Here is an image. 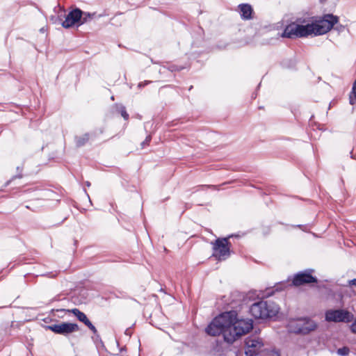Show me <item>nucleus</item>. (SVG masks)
I'll return each instance as SVG.
<instances>
[{"mask_svg":"<svg viewBox=\"0 0 356 356\" xmlns=\"http://www.w3.org/2000/svg\"><path fill=\"white\" fill-rule=\"evenodd\" d=\"M253 327L252 319H239L234 310L225 312L216 316L207 325L205 331L207 334L216 337L222 334L224 341L229 344L245 334Z\"/></svg>","mask_w":356,"mask_h":356,"instance_id":"obj_1","label":"nucleus"},{"mask_svg":"<svg viewBox=\"0 0 356 356\" xmlns=\"http://www.w3.org/2000/svg\"><path fill=\"white\" fill-rule=\"evenodd\" d=\"M54 13L55 15L50 17L53 24H61L65 29L80 26V20L83 17V10L80 8H75L67 14L65 10L58 5L54 8Z\"/></svg>","mask_w":356,"mask_h":356,"instance_id":"obj_2","label":"nucleus"},{"mask_svg":"<svg viewBox=\"0 0 356 356\" xmlns=\"http://www.w3.org/2000/svg\"><path fill=\"white\" fill-rule=\"evenodd\" d=\"M279 309V306L273 301L259 300L250 307L249 312L256 320H266L275 316Z\"/></svg>","mask_w":356,"mask_h":356,"instance_id":"obj_3","label":"nucleus"},{"mask_svg":"<svg viewBox=\"0 0 356 356\" xmlns=\"http://www.w3.org/2000/svg\"><path fill=\"white\" fill-rule=\"evenodd\" d=\"M305 19L298 18L295 22L288 24L284 29L281 36L286 38H297L307 37L314 34V26L312 23L303 25Z\"/></svg>","mask_w":356,"mask_h":356,"instance_id":"obj_4","label":"nucleus"},{"mask_svg":"<svg viewBox=\"0 0 356 356\" xmlns=\"http://www.w3.org/2000/svg\"><path fill=\"white\" fill-rule=\"evenodd\" d=\"M231 237H232V235L224 238H218L214 242L211 243L213 245L212 257L216 258V260L224 261L230 257L232 244L229 241V238Z\"/></svg>","mask_w":356,"mask_h":356,"instance_id":"obj_5","label":"nucleus"},{"mask_svg":"<svg viewBox=\"0 0 356 356\" xmlns=\"http://www.w3.org/2000/svg\"><path fill=\"white\" fill-rule=\"evenodd\" d=\"M339 22V17L332 14L324 15L320 19L312 23L314 35H321L330 31Z\"/></svg>","mask_w":356,"mask_h":356,"instance_id":"obj_6","label":"nucleus"},{"mask_svg":"<svg viewBox=\"0 0 356 356\" xmlns=\"http://www.w3.org/2000/svg\"><path fill=\"white\" fill-rule=\"evenodd\" d=\"M325 319L327 322L350 323L354 320V316L343 309H328L325 313Z\"/></svg>","mask_w":356,"mask_h":356,"instance_id":"obj_7","label":"nucleus"},{"mask_svg":"<svg viewBox=\"0 0 356 356\" xmlns=\"http://www.w3.org/2000/svg\"><path fill=\"white\" fill-rule=\"evenodd\" d=\"M314 271L312 268H307L293 275L291 283L289 285L300 286L305 284H317L318 279L312 275Z\"/></svg>","mask_w":356,"mask_h":356,"instance_id":"obj_8","label":"nucleus"},{"mask_svg":"<svg viewBox=\"0 0 356 356\" xmlns=\"http://www.w3.org/2000/svg\"><path fill=\"white\" fill-rule=\"evenodd\" d=\"M46 330H49L57 334L63 335L65 337L79 330L77 323L70 322H61L58 324L46 325Z\"/></svg>","mask_w":356,"mask_h":356,"instance_id":"obj_9","label":"nucleus"},{"mask_svg":"<svg viewBox=\"0 0 356 356\" xmlns=\"http://www.w3.org/2000/svg\"><path fill=\"white\" fill-rule=\"evenodd\" d=\"M245 355L246 356H258L265 348L261 339L253 337H248L245 339Z\"/></svg>","mask_w":356,"mask_h":356,"instance_id":"obj_10","label":"nucleus"},{"mask_svg":"<svg viewBox=\"0 0 356 356\" xmlns=\"http://www.w3.org/2000/svg\"><path fill=\"white\" fill-rule=\"evenodd\" d=\"M54 311H56L57 312L63 313V314H65L67 312L72 313L77 318V319L79 321L83 323L85 325H88V323L90 321L88 318L87 316L83 312H81L79 309H76V308H74L72 309H50V312L51 313H53Z\"/></svg>","mask_w":356,"mask_h":356,"instance_id":"obj_11","label":"nucleus"},{"mask_svg":"<svg viewBox=\"0 0 356 356\" xmlns=\"http://www.w3.org/2000/svg\"><path fill=\"white\" fill-rule=\"evenodd\" d=\"M60 200V195L58 192L51 188H46V202H48L49 207H56Z\"/></svg>","mask_w":356,"mask_h":356,"instance_id":"obj_12","label":"nucleus"},{"mask_svg":"<svg viewBox=\"0 0 356 356\" xmlns=\"http://www.w3.org/2000/svg\"><path fill=\"white\" fill-rule=\"evenodd\" d=\"M288 329L290 332L296 334L307 335L309 334V329L307 330L305 328H300V318L291 321L288 325Z\"/></svg>","mask_w":356,"mask_h":356,"instance_id":"obj_13","label":"nucleus"},{"mask_svg":"<svg viewBox=\"0 0 356 356\" xmlns=\"http://www.w3.org/2000/svg\"><path fill=\"white\" fill-rule=\"evenodd\" d=\"M240 10L241 17L244 20L252 18L254 13L252 6L248 3H241L238 6Z\"/></svg>","mask_w":356,"mask_h":356,"instance_id":"obj_14","label":"nucleus"},{"mask_svg":"<svg viewBox=\"0 0 356 356\" xmlns=\"http://www.w3.org/2000/svg\"><path fill=\"white\" fill-rule=\"evenodd\" d=\"M299 318L300 323V328H305L307 330L309 329V333L312 331H314L318 327L317 323L309 317H303Z\"/></svg>","mask_w":356,"mask_h":356,"instance_id":"obj_15","label":"nucleus"},{"mask_svg":"<svg viewBox=\"0 0 356 356\" xmlns=\"http://www.w3.org/2000/svg\"><path fill=\"white\" fill-rule=\"evenodd\" d=\"M89 140V134L86 133L81 136L75 137L76 146L78 147H82Z\"/></svg>","mask_w":356,"mask_h":356,"instance_id":"obj_16","label":"nucleus"},{"mask_svg":"<svg viewBox=\"0 0 356 356\" xmlns=\"http://www.w3.org/2000/svg\"><path fill=\"white\" fill-rule=\"evenodd\" d=\"M281 65L284 69L294 70L296 69V62L294 59H284L281 62Z\"/></svg>","mask_w":356,"mask_h":356,"instance_id":"obj_17","label":"nucleus"},{"mask_svg":"<svg viewBox=\"0 0 356 356\" xmlns=\"http://www.w3.org/2000/svg\"><path fill=\"white\" fill-rule=\"evenodd\" d=\"M96 17V13H88L83 11V17L80 20V26L87 22L88 19H92Z\"/></svg>","mask_w":356,"mask_h":356,"instance_id":"obj_18","label":"nucleus"},{"mask_svg":"<svg viewBox=\"0 0 356 356\" xmlns=\"http://www.w3.org/2000/svg\"><path fill=\"white\" fill-rule=\"evenodd\" d=\"M356 102V79L353 82L352 90L349 95L350 104L353 105Z\"/></svg>","mask_w":356,"mask_h":356,"instance_id":"obj_19","label":"nucleus"},{"mask_svg":"<svg viewBox=\"0 0 356 356\" xmlns=\"http://www.w3.org/2000/svg\"><path fill=\"white\" fill-rule=\"evenodd\" d=\"M258 356H280L279 352L264 348Z\"/></svg>","mask_w":356,"mask_h":356,"instance_id":"obj_20","label":"nucleus"},{"mask_svg":"<svg viewBox=\"0 0 356 356\" xmlns=\"http://www.w3.org/2000/svg\"><path fill=\"white\" fill-rule=\"evenodd\" d=\"M350 353V348L348 346H343L342 348H338L337 353L340 356H346Z\"/></svg>","mask_w":356,"mask_h":356,"instance_id":"obj_21","label":"nucleus"},{"mask_svg":"<svg viewBox=\"0 0 356 356\" xmlns=\"http://www.w3.org/2000/svg\"><path fill=\"white\" fill-rule=\"evenodd\" d=\"M119 112L120 113L122 117L125 120H127L129 118V114L127 113L126 111L125 106L123 105H121L119 108Z\"/></svg>","mask_w":356,"mask_h":356,"instance_id":"obj_22","label":"nucleus"},{"mask_svg":"<svg viewBox=\"0 0 356 356\" xmlns=\"http://www.w3.org/2000/svg\"><path fill=\"white\" fill-rule=\"evenodd\" d=\"M17 170L19 172L18 174L13 176L10 180L8 181L6 183V185H8L12 180L15 179L17 178L19 179L23 177L22 174V168H21L20 167L18 166V167H17Z\"/></svg>","mask_w":356,"mask_h":356,"instance_id":"obj_23","label":"nucleus"},{"mask_svg":"<svg viewBox=\"0 0 356 356\" xmlns=\"http://www.w3.org/2000/svg\"><path fill=\"white\" fill-rule=\"evenodd\" d=\"M152 140V136L151 135H148L146 136L145 139L144 141H143L141 143H140V146H141V148L143 149L145 148L147 145H149V143L151 142Z\"/></svg>","mask_w":356,"mask_h":356,"instance_id":"obj_24","label":"nucleus"},{"mask_svg":"<svg viewBox=\"0 0 356 356\" xmlns=\"http://www.w3.org/2000/svg\"><path fill=\"white\" fill-rule=\"evenodd\" d=\"M92 332L94 334H97V330L94 326V325L90 321L88 323V325H86Z\"/></svg>","mask_w":356,"mask_h":356,"instance_id":"obj_25","label":"nucleus"},{"mask_svg":"<svg viewBox=\"0 0 356 356\" xmlns=\"http://www.w3.org/2000/svg\"><path fill=\"white\" fill-rule=\"evenodd\" d=\"M350 330L352 333L356 334V318L354 320L353 323L350 325Z\"/></svg>","mask_w":356,"mask_h":356,"instance_id":"obj_26","label":"nucleus"},{"mask_svg":"<svg viewBox=\"0 0 356 356\" xmlns=\"http://www.w3.org/2000/svg\"><path fill=\"white\" fill-rule=\"evenodd\" d=\"M152 82V81H143V82H140L138 84V88H142L145 87V86H147L148 84L151 83Z\"/></svg>","mask_w":356,"mask_h":356,"instance_id":"obj_27","label":"nucleus"},{"mask_svg":"<svg viewBox=\"0 0 356 356\" xmlns=\"http://www.w3.org/2000/svg\"><path fill=\"white\" fill-rule=\"evenodd\" d=\"M348 286H356V278L348 280Z\"/></svg>","mask_w":356,"mask_h":356,"instance_id":"obj_28","label":"nucleus"},{"mask_svg":"<svg viewBox=\"0 0 356 356\" xmlns=\"http://www.w3.org/2000/svg\"><path fill=\"white\" fill-rule=\"evenodd\" d=\"M183 69V67H178L175 65H172L170 67V70L173 72V71H180Z\"/></svg>","mask_w":356,"mask_h":356,"instance_id":"obj_29","label":"nucleus"},{"mask_svg":"<svg viewBox=\"0 0 356 356\" xmlns=\"http://www.w3.org/2000/svg\"><path fill=\"white\" fill-rule=\"evenodd\" d=\"M57 275V273L50 272V273H46V277H55Z\"/></svg>","mask_w":356,"mask_h":356,"instance_id":"obj_30","label":"nucleus"},{"mask_svg":"<svg viewBox=\"0 0 356 356\" xmlns=\"http://www.w3.org/2000/svg\"><path fill=\"white\" fill-rule=\"evenodd\" d=\"M350 156L351 159L356 160V154H353V150L350 152Z\"/></svg>","mask_w":356,"mask_h":356,"instance_id":"obj_31","label":"nucleus"},{"mask_svg":"<svg viewBox=\"0 0 356 356\" xmlns=\"http://www.w3.org/2000/svg\"><path fill=\"white\" fill-rule=\"evenodd\" d=\"M124 334H125L126 335L131 336V331H130V328H127V329L125 330Z\"/></svg>","mask_w":356,"mask_h":356,"instance_id":"obj_32","label":"nucleus"},{"mask_svg":"<svg viewBox=\"0 0 356 356\" xmlns=\"http://www.w3.org/2000/svg\"><path fill=\"white\" fill-rule=\"evenodd\" d=\"M338 31H342L343 29H344V26H342V25H339V26H337V28H336Z\"/></svg>","mask_w":356,"mask_h":356,"instance_id":"obj_33","label":"nucleus"},{"mask_svg":"<svg viewBox=\"0 0 356 356\" xmlns=\"http://www.w3.org/2000/svg\"><path fill=\"white\" fill-rule=\"evenodd\" d=\"M95 335L97 339H100V336L98 334V332L97 333V334H95Z\"/></svg>","mask_w":356,"mask_h":356,"instance_id":"obj_34","label":"nucleus"},{"mask_svg":"<svg viewBox=\"0 0 356 356\" xmlns=\"http://www.w3.org/2000/svg\"><path fill=\"white\" fill-rule=\"evenodd\" d=\"M86 185L88 187L90 186V181H87L86 182Z\"/></svg>","mask_w":356,"mask_h":356,"instance_id":"obj_35","label":"nucleus"},{"mask_svg":"<svg viewBox=\"0 0 356 356\" xmlns=\"http://www.w3.org/2000/svg\"><path fill=\"white\" fill-rule=\"evenodd\" d=\"M40 31L41 33H42L43 31H44V28H43V27H42V28H41V29H40Z\"/></svg>","mask_w":356,"mask_h":356,"instance_id":"obj_36","label":"nucleus"},{"mask_svg":"<svg viewBox=\"0 0 356 356\" xmlns=\"http://www.w3.org/2000/svg\"><path fill=\"white\" fill-rule=\"evenodd\" d=\"M65 219L66 218H63L59 223H62Z\"/></svg>","mask_w":356,"mask_h":356,"instance_id":"obj_37","label":"nucleus"},{"mask_svg":"<svg viewBox=\"0 0 356 356\" xmlns=\"http://www.w3.org/2000/svg\"><path fill=\"white\" fill-rule=\"evenodd\" d=\"M326 0H319L321 3H323Z\"/></svg>","mask_w":356,"mask_h":356,"instance_id":"obj_38","label":"nucleus"},{"mask_svg":"<svg viewBox=\"0 0 356 356\" xmlns=\"http://www.w3.org/2000/svg\"><path fill=\"white\" fill-rule=\"evenodd\" d=\"M111 99L114 100V96H111Z\"/></svg>","mask_w":356,"mask_h":356,"instance_id":"obj_39","label":"nucleus"},{"mask_svg":"<svg viewBox=\"0 0 356 356\" xmlns=\"http://www.w3.org/2000/svg\"><path fill=\"white\" fill-rule=\"evenodd\" d=\"M102 16H104V15H98V17H102Z\"/></svg>","mask_w":356,"mask_h":356,"instance_id":"obj_40","label":"nucleus"}]
</instances>
